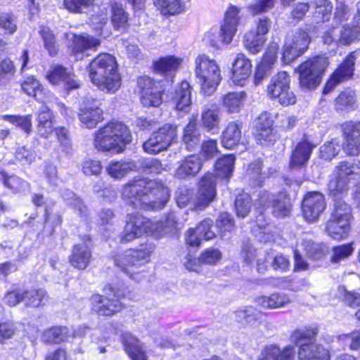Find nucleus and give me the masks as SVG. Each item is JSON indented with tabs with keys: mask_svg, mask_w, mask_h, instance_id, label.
<instances>
[{
	"mask_svg": "<svg viewBox=\"0 0 360 360\" xmlns=\"http://www.w3.org/2000/svg\"><path fill=\"white\" fill-rule=\"evenodd\" d=\"M121 197L135 208L160 210L169 200V190L160 181L138 177L122 186Z\"/></svg>",
	"mask_w": 360,
	"mask_h": 360,
	"instance_id": "f257e3e1",
	"label": "nucleus"
},
{
	"mask_svg": "<svg viewBox=\"0 0 360 360\" xmlns=\"http://www.w3.org/2000/svg\"><path fill=\"white\" fill-rule=\"evenodd\" d=\"M89 72L91 82L102 91L115 93L121 86L117 61L111 54L98 55L90 63Z\"/></svg>",
	"mask_w": 360,
	"mask_h": 360,
	"instance_id": "f03ea898",
	"label": "nucleus"
},
{
	"mask_svg": "<svg viewBox=\"0 0 360 360\" xmlns=\"http://www.w3.org/2000/svg\"><path fill=\"white\" fill-rule=\"evenodd\" d=\"M235 156L224 155L219 158L215 163L216 174L207 172L200 179L196 207L201 210L207 207L215 198L217 181L219 179L228 181L232 175L234 168Z\"/></svg>",
	"mask_w": 360,
	"mask_h": 360,
	"instance_id": "7ed1b4c3",
	"label": "nucleus"
},
{
	"mask_svg": "<svg viewBox=\"0 0 360 360\" xmlns=\"http://www.w3.org/2000/svg\"><path fill=\"white\" fill-rule=\"evenodd\" d=\"M131 141V135L125 124L110 122L95 131L93 144L98 151L120 153Z\"/></svg>",
	"mask_w": 360,
	"mask_h": 360,
	"instance_id": "20e7f679",
	"label": "nucleus"
},
{
	"mask_svg": "<svg viewBox=\"0 0 360 360\" xmlns=\"http://www.w3.org/2000/svg\"><path fill=\"white\" fill-rule=\"evenodd\" d=\"M356 181L359 182L356 186L354 199L360 206V167L356 164L346 160L339 162L330 175L328 190L334 196L343 194Z\"/></svg>",
	"mask_w": 360,
	"mask_h": 360,
	"instance_id": "39448f33",
	"label": "nucleus"
},
{
	"mask_svg": "<svg viewBox=\"0 0 360 360\" xmlns=\"http://www.w3.org/2000/svg\"><path fill=\"white\" fill-rule=\"evenodd\" d=\"M155 250L152 244L141 245L137 250H128L114 256L115 264L132 279L139 281L141 276L139 268L150 260V255Z\"/></svg>",
	"mask_w": 360,
	"mask_h": 360,
	"instance_id": "423d86ee",
	"label": "nucleus"
},
{
	"mask_svg": "<svg viewBox=\"0 0 360 360\" xmlns=\"http://www.w3.org/2000/svg\"><path fill=\"white\" fill-rule=\"evenodd\" d=\"M195 63V72L200 86V94L210 96L222 79L219 66L214 59L205 54L198 56Z\"/></svg>",
	"mask_w": 360,
	"mask_h": 360,
	"instance_id": "0eeeda50",
	"label": "nucleus"
},
{
	"mask_svg": "<svg viewBox=\"0 0 360 360\" xmlns=\"http://www.w3.org/2000/svg\"><path fill=\"white\" fill-rule=\"evenodd\" d=\"M328 65L326 56H317L298 67L300 85L302 89L312 90L321 83V77Z\"/></svg>",
	"mask_w": 360,
	"mask_h": 360,
	"instance_id": "6e6552de",
	"label": "nucleus"
},
{
	"mask_svg": "<svg viewBox=\"0 0 360 360\" xmlns=\"http://www.w3.org/2000/svg\"><path fill=\"white\" fill-rule=\"evenodd\" d=\"M351 207L342 200H337L330 219L326 224V231L335 240L345 239L350 230Z\"/></svg>",
	"mask_w": 360,
	"mask_h": 360,
	"instance_id": "1a4fd4ad",
	"label": "nucleus"
},
{
	"mask_svg": "<svg viewBox=\"0 0 360 360\" xmlns=\"http://www.w3.org/2000/svg\"><path fill=\"white\" fill-rule=\"evenodd\" d=\"M105 295H94L90 298L91 309L100 316H112L122 309L120 301L124 296V290L109 286L104 289Z\"/></svg>",
	"mask_w": 360,
	"mask_h": 360,
	"instance_id": "9d476101",
	"label": "nucleus"
},
{
	"mask_svg": "<svg viewBox=\"0 0 360 360\" xmlns=\"http://www.w3.org/2000/svg\"><path fill=\"white\" fill-rule=\"evenodd\" d=\"M324 44L336 46L347 45L360 39V2L357 4V15L352 25L346 24L342 27H333L323 37Z\"/></svg>",
	"mask_w": 360,
	"mask_h": 360,
	"instance_id": "9b49d317",
	"label": "nucleus"
},
{
	"mask_svg": "<svg viewBox=\"0 0 360 360\" xmlns=\"http://www.w3.org/2000/svg\"><path fill=\"white\" fill-rule=\"evenodd\" d=\"M311 38L307 32L297 28L288 32L285 38L283 60L290 63L296 60L307 49Z\"/></svg>",
	"mask_w": 360,
	"mask_h": 360,
	"instance_id": "f8f14e48",
	"label": "nucleus"
},
{
	"mask_svg": "<svg viewBox=\"0 0 360 360\" xmlns=\"http://www.w3.org/2000/svg\"><path fill=\"white\" fill-rule=\"evenodd\" d=\"M290 76L285 71L279 72L272 77L267 86V95L271 99H276L284 106L292 105L296 102V97L290 88Z\"/></svg>",
	"mask_w": 360,
	"mask_h": 360,
	"instance_id": "ddd939ff",
	"label": "nucleus"
},
{
	"mask_svg": "<svg viewBox=\"0 0 360 360\" xmlns=\"http://www.w3.org/2000/svg\"><path fill=\"white\" fill-rule=\"evenodd\" d=\"M153 222L139 212L128 214L126 217V225L120 235L121 243H129L143 236L145 233H153Z\"/></svg>",
	"mask_w": 360,
	"mask_h": 360,
	"instance_id": "4468645a",
	"label": "nucleus"
},
{
	"mask_svg": "<svg viewBox=\"0 0 360 360\" xmlns=\"http://www.w3.org/2000/svg\"><path fill=\"white\" fill-rule=\"evenodd\" d=\"M176 136V127L165 124L154 131L143 143V149L148 154H158L167 149Z\"/></svg>",
	"mask_w": 360,
	"mask_h": 360,
	"instance_id": "2eb2a0df",
	"label": "nucleus"
},
{
	"mask_svg": "<svg viewBox=\"0 0 360 360\" xmlns=\"http://www.w3.org/2000/svg\"><path fill=\"white\" fill-rule=\"evenodd\" d=\"M138 85L141 89V100L146 107H158L162 103L165 89L160 82H155L149 77L139 78Z\"/></svg>",
	"mask_w": 360,
	"mask_h": 360,
	"instance_id": "dca6fc26",
	"label": "nucleus"
},
{
	"mask_svg": "<svg viewBox=\"0 0 360 360\" xmlns=\"http://www.w3.org/2000/svg\"><path fill=\"white\" fill-rule=\"evenodd\" d=\"M323 195L319 192L308 193L302 200V211L308 222L316 221L326 209Z\"/></svg>",
	"mask_w": 360,
	"mask_h": 360,
	"instance_id": "f3484780",
	"label": "nucleus"
},
{
	"mask_svg": "<svg viewBox=\"0 0 360 360\" xmlns=\"http://www.w3.org/2000/svg\"><path fill=\"white\" fill-rule=\"evenodd\" d=\"M355 60V52L350 53L328 80L323 91L324 94H328L338 84L348 80L352 77Z\"/></svg>",
	"mask_w": 360,
	"mask_h": 360,
	"instance_id": "a211bd4d",
	"label": "nucleus"
},
{
	"mask_svg": "<svg viewBox=\"0 0 360 360\" xmlns=\"http://www.w3.org/2000/svg\"><path fill=\"white\" fill-rule=\"evenodd\" d=\"M240 13V8L236 6L230 5L227 8L220 29L219 37L223 44H229L232 41L241 19Z\"/></svg>",
	"mask_w": 360,
	"mask_h": 360,
	"instance_id": "6ab92c4d",
	"label": "nucleus"
},
{
	"mask_svg": "<svg viewBox=\"0 0 360 360\" xmlns=\"http://www.w3.org/2000/svg\"><path fill=\"white\" fill-rule=\"evenodd\" d=\"M82 242L72 246L71 254L69 256L70 264L80 270L85 269L89 265L91 258V237L85 235Z\"/></svg>",
	"mask_w": 360,
	"mask_h": 360,
	"instance_id": "aec40b11",
	"label": "nucleus"
},
{
	"mask_svg": "<svg viewBox=\"0 0 360 360\" xmlns=\"http://www.w3.org/2000/svg\"><path fill=\"white\" fill-rule=\"evenodd\" d=\"M46 77L51 84L55 85L62 82L68 91L77 89L80 86L79 81L75 79V75L60 65H52Z\"/></svg>",
	"mask_w": 360,
	"mask_h": 360,
	"instance_id": "412c9836",
	"label": "nucleus"
},
{
	"mask_svg": "<svg viewBox=\"0 0 360 360\" xmlns=\"http://www.w3.org/2000/svg\"><path fill=\"white\" fill-rule=\"evenodd\" d=\"M202 163L198 155L186 156L177 162L174 176L179 179H189L195 177L201 170Z\"/></svg>",
	"mask_w": 360,
	"mask_h": 360,
	"instance_id": "4be33fe9",
	"label": "nucleus"
},
{
	"mask_svg": "<svg viewBox=\"0 0 360 360\" xmlns=\"http://www.w3.org/2000/svg\"><path fill=\"white\" fill-rule=\"evenodd\" d=\"M101 45L99 39L89 34H74L70 49L77 60L83 58V53L88 49H96Z\"/></svg>",
	"mask_w": 360,
	"mask_h": 360,
	"instance_id": "5701e85b",
	"label": "nucleus"
},
{
	"mask_svg": "<svg viewBox=\"0 0 360 360\" xmlns=\"http://www.w3.org/2000/svg\"><path fill=\"white\" fill-rule=\"evenodd\" d=\"M257 360H295V349L290 345L281 348L276 345H269L262 349Z\"/></svg>",
	"mask_w": 360,
	"mask_h": 360,
	"instance_id": "b1692460",
	"label": "nucleus"
},
{
	"mask_svg": "<svg viewBox=\"0 0 360 360\" xmlns=\"http://www.w3.org/2000/svg\"><path fill=\"white\" fill-rule=\"evenodd\" d=\"M220 110L217 104H209L203 107L200 122L203 128L212 134L218 133L220 123Z\"/></svg>",
	"mask_w": 360,
	"mask_h": 360,
	"instance_id": "393cba45",
	"label": "nucleus"
},
{
	"mask_svg": "<svg viewBox=\"0 0 360 360\" xmlns=\"http://www.w3.org/2000/svg\"><path fill=\"white\" fill-rule=\"evenodd\" d=\"M251 72L252 65L250 60L243 54H238L233 64V82L236 85L243 86L246 79L250 77Z\"/></svg>",
	"mask_w": 360,
	"mask_h": 360,
	"instance_id": "a878e982",
	"label": "nucleus"
},
{
	"mask_svg": "<svg viewBox=\"0 0 360 360\" xmlns=\"http://www.w3.org/2000/svg\"><path fill=\"white\" fill-rule=\"evenodd\" d=\"M192 87L186 81H183L176 89L173 102L177 110L188 112L192 103Z\"/></svg>",
	"mask_w": 360,
	"mask_h": 360,
	"instance_id": "bb28decb",
	"label": "nucleus"
},
{
	"mask_svg": "<svg viewBox=\"0 0 360 360\" xmlns=\"http://www.w3.org/2000/svg\"><path fill=\"white\" fill-rule=\"evenodd\" d=\"M299 360H330L328 351L314 343L302 345L298 352Z\"/></svg>",
	"mask_w": 360,
	"mask_h": 360,
	"instance_id": "cd10ccee",
	"label": "nucleus"
},
{
	"mask_svg": "<svg viewBox=\"0 0 360 360\" xmlns=\"http://www.w3.org/2000/svg\"><path fill=\"white\" fill-rule=\"evenodd\" d=\"M242 124L240 122H230L221 134V144L228 149L238 145L241 139Z\"/></svg>",
	"mask_w": 360,
	"mask_h": 360,
	"instance_id": "c85d7f7f",
	"label": "nucleus"
},
{
	"mask_svg": "<svg viewBox=\"0 0 360 360\" xmlns=\"http://www.w3.org/2000/svg\"><path fill=\"white\" fill-rule=\"evenodd\" d=\"M315 147L307 140L299 142L292 151L290 158V167H299L305 164L310 158L313 148Z\"/></svg>",
	"mask_w": 360,
	"mask_h": 360,
	"instance_id": "c756f323",
	"label": "nucleus"
},
{
	"mask_svg": "<svg viewBox=\"0 0 360 360\" xmlns=\"http://www.w3.org/2000/svg\"><path fill=\"white\" fill-rule=\"evenodd\" d=\"M256 304L264 309H278L290 302L288 295L274 292L269 295H261L255 299Z\"/></svg>",
	"mask_w": 360,
	"mask_h": 360,
	"instance_id": "7c9ffc66",
	"label": "nucleus"
},
{
	"mask_svg": "<svg viewBox=\"0 0 360 360\" xmlns=\"http://www.w3.org/2000/svg\"><path fill=\"white\" fill-rule=\"evenodd\" d=\"M82 125L87 129H93L103 120V110L98 107L81 108L78 113Z\"/></svg>",
	"mask_w": 360,
	"mask_h": 360,
	"instance_id": "2f4dec72",
	"label": "nucleus"
},
{
	"mask_svg": "<svg viewBox=\"0 0 360 360\" xmlns=\"http://www.w3.org/2000/svg\"><path fill=\"white\" fill-rule=\"evenodd\" d=\"M181 59L174 56L162 57L153 63L154 70L162 75H169L170 80L172 81L174 72L176 71L181 65Z\"/></svg>",
	"mask_w": 360,
	"mask_h": 360,
	"instance_id": "473e14b6",
	"label": "nucleus"
},
{
	"mask_svg": "<svg viewBox=\"0 0 360 360\" xmlns=\"http://www.w3.org/2000/svg\"><path fill=\"white\" fill-rule=\"evenodd\" d=\"M53 115L50 109L42 105L37 113V131L41 137H48L53 131Z\"/></svg>",
	"mask_w": 360,
	"mask_h": 360,
	"instance_id": "72a5a7b5",
	"label": "nucleus"
},
{
	"mask_svg": "<svg viewBox=\"0 0 360 360\" xmlns=\"http://www.w3.org/2000/svg\"><path fill=\"white\" fill-rule=\"evenodd\" d=\"M22 91L28 96H33L36 100L44 103L46 95L49 94L34 77H25L21 83Z\"/></svg>",
	"mask_w": 360,
	"mask_h": 360,
	"instance_id": "f704fd0d",
	"label": "nucleus"
},
{
	"mask_svg": "<svg viewBox=\"0 0 360 360\" xmlns=\"http://www.w3.org/2000/svg\"><path fill=\"white\" fill-rule=\"evenodd\" d=\"M136 168V164L134 161H112L108 164L105 169L112 178L121 179Z\"/></svg>",
	"mask_w": 360,
	"mask_h": 360,
	"instance_id": "c9c22d12",
	"label": "nucleus"
},
{
	"mask_svg": "<svg viewBox=\"0 0 360 360\" xmlns=\"http://www.w3.org/2000/svg\"><path fill=\"white\" fill-rule=\"evenodd\" d=\"M122 340L125 351L131 360H147L145 351L137 338L131 334H125Z\"/></svg>",
	"mask_w": 360,
	"mask_h": 360,
	"instance_id": "e433bc0d",
	"label": "nucleus"
},
{
	"mask_svg": "<svg viewBox=\"0 0 360 360\" xmlns=\"http://www.w3.org/2000/svg\"><path fill=\"white\" fill-rule=\"evenodd\" d=\"M154 4L164 15H178L186 10V4L182 0H154Z\"/></svg>",
	"mask_w": 360,
	"mask_h": 360,
	"instance_id": "4c0bfd02",
	"label": "nucleus"
},
{
	"mask_svg": "<svg viewBox=\"0 0 360 360\" xmlns=\"http://www.w3.org/2000/svg\"><path fill=\"white\" fill-rule=\"evenodd\" d=\"M70 330L65 326H55L46 330L41 340L46 343H60L68 340L70 338Z\"/></svg>",
	"mask_w": 360,
	"mask_h": 360,
	"instance_id": "58836bf2",
	"label": "nucleus"
},
{
	"mask_svg": "<svg viewBox=\"0 0 360 360\" xmlns=\"http://www.w3.org/2000/svg\"><path fill=\"white\" fill-rule=\"evenodd\" d=\"M63 197L68 205L81 218L87 217L89 214L88 207L80 197L69 190L63 192Z\"/></svg>",
	"mask_w": 360,
	"mask_h": 360,
	"instance_id": "ea45409f",
	"label": "nucleus"
},
{
	"mask_svg": "<svg viewBox=\"0 0 360 360\" xmlns=\"http://www.w3.org/2000/svg\"><path fill=\"white\" fill-rule=\"evenodd\" d=\"M236 320L251 326H256L259 322L262 313L252 306H247L236 311Z\"/></svg>",
	"mask_w": 360,
	"mask_h": 360,
	"instance_id": "a19ab883",
	"label": "nucleus"
},
{
	"mask_svg": "<svg viewBox=\"0 0 360 360\" xmlns=\"http://www.w3.org/2000/svg\"><path fill=\"white\" fill-rule=\"evenodd\" d=\"M356 96L354 91L350 89H345L340 93L335 101V108L338 112L349 111L354 108Z\"/></svg>",
	"mask_w": 360,
	"mask_h": 360,
	"instance_id": "79ce46f5",
	"label": "nucleus"
},
{
	"mask_svg": "<svg viewBox=\"0 0 360 360\" xmlns=\"http://www.w3.org/2000/svg\"><path fill=\"white\" fill-rule=\"evenodd\" d=\"M245 93L229 92L223 96V106L229 113H236L239 112L243 102L245 98Z\"/></svg>",
	"mask_w": 360,
	"mask_h": 360,
	"instance_id": "37998d69",
	"label": "nucleus"
},
{
	"mask_svg": "<svg viewBox=\"0 0 360 360\" xmlns=\"http://www.w3.org/2000/svg\"><path fill=\"white\" fill-rule=\"evenodd\" d=\"M266 41L265 37L250 30L245 34L244 45L253 54L259 52Z\"/></svg>",
	"mask_w": 360,
	"mask_h": 360,
	"instance_id": "c03bdc74",
	"label": "nucleus"
},
{
	"mask_svg": "<svg viewBox=\"0 0 360 360\" xmlns=\"http://www.w3.org/2000/svg\"><path fill=\"white\" fill-rule=\"evenodd\" d=\"M276 60L275 53H266L262 62L257 66L255 73V82L259 84L267 75L271 65L274 64Z\"/></svg>",
	"mask_w": 360,
	"mask_h": 360,
	"instance_id": "a18cd8bd",
	"label": "nucleus"
},
{
	"mask_svg": "<svg viewBox=\"0 0 360 360\" xmlns=\"http://www.w3.org/2000/svg\"><path fill=\"white\" fill-rule=\"evenodd\" d=\"M183 141L188 149L193 148L200 141V134L197 130L195 120H190L184 130Z\"/></svg>",
	"mask_w": 360,
	"mask_h": 360,
	"instance_id": "49530a36",
	"label": "nucleus"
},
{
	"mask_svg": "<svg viewBox=\"0 0 360 360\" xmlns=\"http://www.w3.org/2000/svg\"><path fill=\"white\" fill-rule=\"evenodd\" d=\"M272 214L276 217L288 216L291 212V203L290 199L283 194H279L275 198L272 205Z\"/></svg>",
	"mask_w": 360,
	"mask_h": 360,
	"instance_id": "de8ad7c7",
	"label": "nucleus"
},
{
	"mask_svg": "<svg viewBox=\"0 0 360 360\" xmlns=\"http://www.w3.org/2000/svg\"><path fill=\"white\" fill-rule=\"evenodd\" d=\"M23 302L27 307H39L46 297V292L42 290L30 289L22 291Z\"/></svg>",
	"mask_w": 360,
	"mask_h": 360,
	"instance_id": "09e8293b",
	"label": "nucleus"
},
{
	"mask_svg": "<svg viewBox=\"0 0 360 360\" xmlns=\"http://www.w3.org/2000/svg\"><path fill=\"white\" fill-rule=\"evenodd\" d=\"M315 18L316 22L328 21L330 17L333 6L329 0H315Z\"/></svg>",
	"mask_w": 360,
	"mask_h": 360,
	"instance_id": "8fccbe9b",
	"label": "nucleus"
},
{
	"mask_svg": "<svg viewBox=\"0 0 360 360\" xmlns=\"http://www.w3.org/2000/svg\"><path fill=\"white\" fill-rule=\"evenodd\" d=\"M112 23L117 30L124 28L127 24L129 16L124 11L121 4L115 3L112 6Z\"/></svg>",
	"mask_w": 360,
	"mask_h": 360,
	"instance_id": "3c124183",
	"label": "nucleus"
},
{
	"mask_svg": "<svg viewBox=\"0 0 360 360\" xmlns=\"http://www.w3.org/2000/svg\"><path fill=\"white\" fill-rule=\"evenodd\" d=\"M3 118L20 128L25 133L30 134L32 131V115H5Z\"/></svg>",
	"mask_w": 360,
	"mask_h": 360,
	"instance_id": "603ef678",
	"label": "nucleus"
},
{
	"mask_svg": "<svg viewBox=\"0 0 360 360\" xmlns=\"http://www.w3.org/2000/svg\"><path fill=\"white\" fill-rule=\"evenodd\" d=\"M252 207V199L249 194L242 193L237 195L235 200V209L238 217L244 218L249 214Z\"/></svg>",
	"mask_w": 360,
	"mask_h": 360,
	"instance_id": "864d4df0",
	"label": "nucleus"
},
{
	"mask_svg": "<svg viewBox=\"0 0 360 360\" xmlns=\"http://www.w3.org/2000/svg\"><path fill=\"white\" fill-rule=\"evenodd\" d=\"M17 30L16 19L13 13L0 12V32L13 34Z\"/></svg>",
	"mask_w": 360,
	"mask_h": 360,
	"instance_id": "5fc2aeb1",
	"label": "nucleus"
},
{
	"mask_svg": "<svg viewBox=\"0 0 360 360\" xmlns=\"http://www.w3.org/2000/svg\"><path fill=\"white\" fill-rule=\"evenodd\" d=\"M216 226L220 232L221 237L224 238L226 233H229L233 229L235 224L231 214L227 212H222L217 219Z\"/></svg>",
	"mask_w": 360,
	"mask_h": 360,
	"instance_id": "6e6d98bb",
	"label": "nucleus"
},
{
	"mask_svg": "<svg viewBox=\"0 0 360 360\" xmlns=\"http://www.w3.org/2000/svg\"><path fill=\"white\" fill-rule=\"evenodd\" d=\"M157 228L160 229V233L167 234L174 229L179 228L180 223L174 212L169 213L166 215L165 220L157 224Z\"/></svg>",
	"mask_w": 360,
	"mask_h": 360,
	"instance_id": "4d7b16f0",
	"label": "nucleus"
},
{
	"mask_svg": "<svg viewBox=\"0 0 360 360\" xmlns=\"http://www.w3.org/2000/svg\"><path fill=\"white\" fill-rule=\"evenodd\" d=\"M299 245L306 251L309 257L314 259H319L324 254L323 247L321 244L315 243L307 238H303Z\"/></svg>",
	"mask_w": 360,
	"mask_h": 360,
	"instance_id": "13d9d810",
	"label": "nucleus"
},
{
	"mask_svg": "<svg viewBox=\"0 0 360 360\" xmlns=\"http://www.w3.org/2000/svg\"><path fill=\"white\" fill-rule=\"evenodd\" d=\"M341 146L336 139L324 143L320 148V155L324 160H331L340 151Z\"/></svg>",
	"mask_w": 360,
	"mask_h": 360,
	"instance_id": "bf43d9fd",
	"label": "nucleus"
},
{
	"mask_svg": "<svg viewBox=\"0 0 360 360\" xmlns=\"http://www.w3.org/2000/svg\"><path fill=\"white\" fill-rule=\"evenodd\" d=\"M150 336L157 347L162 349L173 348L175 349V345L172 340L165 335L164 330L158 328L150 332Z\"/></svg>",
	"mask_w": 360,
	"mask_h": 360,
	"instance_id": "052dcab7",
	"label": "nucleus"
},
{
	"mask_svg": "<svg viewBox=\"0 0 360 360\" xmlns=\"http://www.w3.org/2000/svg\"><path fill=\"white\" fill-rule=\"evenodd\" d=\"M276 0H257L248 6V11L253 15H259L271 10Z\"/></svg>",
	"mask_w": 360,
	"mask_h": 360,
	"instance_id": "680f3d73",
	"label": "nucleus"
},
{
	"mask_svg": "<svg viewBox=\"0 0 360 360\" xmlns=\"http://www.w3.org/2000/svg\"><path fill=\"white\" fill-rule=\"evenodd\" d=\"M94 2V0H63L65 8L72 13H82Z\"/></svg>",
	"mask_w": 360,
	"mask_h": 360,
	"instance_id": "e2e57ef3",
	"label": "nucleus"
},
{
	"mask_svg": "<svg viewBox=\"0 0 360 360\" xmlns=\"http://www.w3.org/2000/svg\"><path fill=\"white\" fill-rule=\"evenodd\" d=\"M0 176L1 180L3 181L4 186L8 188L20 191L27 185L26 181L22 180L17 176H8L5 172H1Z\"/></svg>",
	"mask_w": 360,
	"mask_h": 360,
	"instance_id": "0e129e2a",
	"label": "nucleus"
},
{
	"mask_svg": "<svg viewBox=\"0 0 360 360\" xmlns=\"http://www.w3.org/2000/svg\"><path fill=\"white\" fill-rule=\"evenodd\" d=\"M345 139L360 141V122H347L342 125Z\"/></svg>",
	"mask_w": 360,
	"mask_h": 360,
	"instance_id": "69168bd1",
	"label": "nucleus"
},
{
	"mask_svg": "<svg viewBox=\"0 0 360 360\" xmlns=\"http://www.w3.org/2000/svg\"><path fill=\"white\" fill-rule=\"evenodd\" d=\"M17 160L22 165L30 164L35 159V153L25 146H19L17 148L15 153Z\"/></svg>",
	"mask_w": 360,
	"mask_h": 360,
	"instance_id": "338daca9",
	"label": "nucleus"
},
{
	"mask_svg": "<svg viewBox=\"0 0 360 360\" xmlns=\"http://www.w3.org/2000/svg\"><path fill=\"white\" fill-rule=\"evenodd\" d=\"M339 340L344 342L345 347H348L352 350H357L360 348V330L341 335Z\"/></svg>",
	"mask_w": 360,
	"mask_h": 360,
	"instance_id": "774afa93",
	"label": "nucleus"
}]
</instances>
